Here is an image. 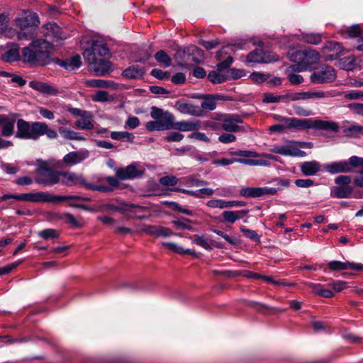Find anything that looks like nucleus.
Wrapping results in <instances>:
<instances>
[{"label": "nucleus", "instance_id": "f3484780", "mask_svg": "<svg viewBox=\"0 0 363 363\" xmlns=\"http://www.w3.org/2000/svg\"><path fill=\"white\" fill-rule=\"evenodd\" d=\"M89 156V152L86 150L70 152L63 157V162L72 166L82 162Z\"/></svg>", "mask_w": 363, "mask_h": 363}, {"label": "nucleus", "instance_id": "9d476101", "mask_svg": "<svg viewBox=\"0 0 363 363\" xmlns=\"http://www.w3.org/2000/svg\"><path fill=\"white\" fill-rule=\"evenodd\" d=\"M242 301L245 306L252 308L264 315H277L286 311V308L272 307L254 301L244 299Z\"/></svg>", "mask_w": 363, "mask_h": 363}, {"label": "nucleus", "instance_id": "bb28decb", "mask_svg": "<svg viewBox=\"0 0 363 363\" xmlns=\"http://www.w3.org/2000/svg\"><path fill=\"white\" fill-rule=\"evenodd\" d=\"M352 191L353 187L351 186H339L331 189L330 195L333 197L343 199L349 197Z\"/></svg>", "mask_w": 363, "mask_h": 363}, {"label": "nucleus", "instance_id": "680f3d73", "mask_svg": "<svg viewBox=\"0 0 363 363\" xmlns=\"http://www.w3.org/2000/svg\"><path fill=\"white\" fill-rule=\"evenodd\" d=\"M223 220L222 222H228L230 223H234L236 221L235 213L233 211H225L222 213Z\"/></svg>", "mask_w": 363, "mask_h": 363}, {"label": "nucleus", "instance_id": "a211bd4d", "mask_svg": "<svg viewBox=\"0 0 363 363\" xmlns=\"http://www.w3.org/2000/svg\"><path fill=\"white\" fill-rule=\"evenodd\" d=\"M271 151L285 156L303 157L306 155L304 151L293 145L276 146Z\"/></svg>", "mask_w": 363, "mask_h": 363}, {"label": "nucleus", "instance_id": "f8f14e48", "mask_svg": "<svg viewBox=\"0 0 363 363\" xmlns=\"http://www.w3.org/2000/svg\"><path fill=\"white\" fill-rule=\"evenodd\" d=\"M143 170L138 169L134 164H131L126 167L118 168L116 172V177L121 180L133 179L140 177L143 174Z\"/></svg>", "mask_w": 363, "mask_h": 363}, {"label": "nucleus", "instance_id": "37998d69", "mask_svg": "<svg viewBox=\"0 0 363 363\" xmlns=\"http://www.w3.org/2000/svg\"><path fill=\"white\" fill-rule=\"evenodd\" d=\"M335 292H341L343 289L349 287L348 283L344 281H332L328 284Z\"/></svg>", "mask_w": 363, "mask_h": 363}, {"label": "nucleus", "instance_id": "69168bd1", "mask_svg": "<svg viewBox=\"0 0 363 363\" xmlns=\"http://www.w3.org/2000/svg\"><path fill=\"white\" fill-rule=\"evenodd\" d=\"M283 95L280 96H274L272 94H265L263 101L265 103H277L279 102L281 99H284V97H282Z\"/></svg>", "mask_w": 363, "mask_h": 363}, {"label": "nucleus", "instance_id": "f03ea898", "mask_svg": "<svg viewBox=\"0 0 363 363\" xmlns=\"http://www.w3.org/2000/svg\"><path fill=\"white\" fill-rule=\"evenodd\" d=\"M55 50V45L43 38L33 40L29 46L22 50L25 61L34 66H45L50 64L53 59L52 55Z\"/></svg>", "mask_w": 363, "mask_h": 363}, {"label": "nucleus", "instance_id": "a19ab883", "mask_svg": "<svg viewBox=\"0 0 363 363\" xmlns=\"http://www.w3.org/2000/svg\"><path fill=\"white\" fill-rule=\"evenodd\" d=\"M343 133L348 138L357 137L359 134V125L356 123L352 124L350 126L345 128Z\"/></svg>", "mask_w": 363, "mask_h": 363}, {"label": "nucleus", "instance_id": "1a4fd4ad", "mask_svg": "<svg viewBox=\"0 0 363 363\" xmlns=\"http://www.w3.org/2000/svg\"><path fill=\"white\" fill-rule=\"evenodd\" d=\"M40 33L45 38L53 45L58 46L61 41L63 40L62 36L61 29L55 23H48L42 26Z\"/></svg>", "mask_w": 363, "mask_h": 363}, {"label": "nucleus", "instance_id": "ea45409f", "mask_svg": "<svg viewBox=\"0 0 363 363\" xmlns=\"http://www.w3.org/2000/svg\"><path fill=\"white\" fill-rule=\"evenodd\" d=\"M111 137L113 140H123L126 139L129 142H133L134 139V136L132 133L128 132H112L111 133Z\"/></svg>", "mask_w": 363, "mask_h": 363}, {"label": "nucleus", "instance_id": "bf43d9fd", "mask_svg": "<svg viewBox=\"0 0 363 363\" xmlns=\"http://www.w3.org/2000/svg\"><path fill=\"white\" fill-rule=\"evenodd\" d=\"M282 97L284 99H289L291 101H298V100H306V92H298V93H292L283 95Z\"/></svg>", "mask_w": 363, "mask_h": 363}, {"label": "nucleus", "instance_id": "ddd939ff", "mask_svg": "<svg viewBox=\"0 0 363 363\" xmlns=\"http://www.w3.org/2000/svg\"><path fill=\"white\" fill-rule=\"evenodd\" d=\"M172 121H174V116L172 113H167L164 120H155L147 122L146 123V128L149 131L171 130Z\"/></svg>", "mask_w": 363, "mask_h": 363}, {"label": "nucleus", "instance_id": "6e6552de", "mask_svg": "<svg viewBox=\"0 0 363 363\" xmlns=\"http://www.w3.org/2000/svg\"><path fill=\"white\" fill-rule=\"evenodd\" d=\"M38 177L35 179L38 184L50 186L57 184L60 180L61 172L50 167H40L37 169Z\"/></svg>", "mask_w": 363, "mask_h": 363}, {"label": "nucleus", "instance_id": "5fc2aeb1", "mask_svg": "<svg viewBox=\"0 0 363 363\" xmlns=\"http://www.w3.org/2000/svg\"><path fill=\"white\" fill-rule=\"evenodd\" d=\"M240 230L244 233V235L249 239L255 241L259 242V236L256 233V231L247 229L245 227H241Z\"/></svg>", "mask_w": 363, "mask_h": 363}, {"label": "nucleus", "instance_id": "473e14b6", "mask_svg": "<svg viewBox=\"0 0 363 363\" xmlns=\"http://www.w3.org/2000/svg\"><path fill=\"white\" fill-rule=\"evenodd\" d=\"M163 245L167 247L169 250L180 255H191L196 256L194 251L188 249L184 250L181 246L173 242H164Z\"/></svg>", "mask_w": 363, "mask_h": 363}, {"label": "nucleus", "instance_id": "3c124183", "mask_svg": "<svg viewBox=\"0 0 363 363\" xmlns=\"http://www.w3.org/2000/svg\"><path fill=\"white\" fill-rule=\"evenodd\" d=\"M177 182L178 179L174 176H164L160 179V183L163 186H174Z\"/></svg>", "mask_w": 363, "mask_h": 363}, {"label": "nucleus", "instance_id": "8fccbe9b", "mask_svg": "<svg viewBox=\"0 0 363 363\" xmlns=\"http://www.w3.org/2000/svg\"><path fill=\"white\" fill-rule=\"evenodd\" d=\"M63 218L66 219L67 223L71 225L74 228H80L82 227V224L79 220H77L72 214L69 213H65L63 216Z\"/></svg>", "mask_w": 363, "mask_h": 363}, {"label": "nucleus", "instance_id": "a18cd8bd", "mask_svg": "<svg viewBox=\"0 0 363 363\" xmlns=\"http://www.w3.org/2000/svg\"><path fill=\"white\" fill-rule=\"evenodd\" d=\"M349 165V172H351L354 168L363 166V158L357 156H352L347 162Z\"/></svg>", "mask_w": 363, "mask_h": 363}, {"label": "nucleus", "instance_id": "2eb2a0df", "mask_svg": "<svg viewBox=\"0 0 363 363\" xmlns=\"http://www.w3.org/2000/svg\"><path fill=\"white\" fill-rule=\"evenodd\" d=\"M296 57L305 66H310L315 64L319 60V54L312 49H304L296 52Z\"/></svg>", "mask_w": 363, "mask_h": 363}, {"label": "nucleus", "instance_id": "f704fd0d", "mask_svg": "<svg viewBox=\"0 0 363 363\" xmlns=\"http://www.w3.org/2000/svg\"><path fill=\"white\" fill-rule=\"evenodd\" d=\"M262 51L263 50L262 49H255V50L250 52L247 55V61L248 62L256 63L267 62L266 60H263L262 59Z\"/></svg>", "mask_w": 363, "mask_h": 363}, {"label": "nucleus", "instance_id": "393cba45", "mask_svg": "<svg viewBox=\"0 0 363 363\" xmlns=\"http://www.w3.org/2000/svg\"><path fill=\"white\" fill-rule=\"evenodd\" d=\"M30 86L33 89L46 94L55 95L57 90L47 83L37 81L30 82Z\"/></svg>", "mask_w": 363, "mask_h": 363}, {"label": "nucleus", "instance_id": "e433bc0d", "mask_svg": "<svg viewBox=\"0 0 363 363\" xmlns=\"http://www.w3.org/2000/svg\"><path fill=\"white\" fill-rule=\"evenodd\" d=\"M6 62H15L20 59V54L17 48H12L8 50L3 56Z\"/></svg>", "mask_w": 363, "mask_h": 363}, {"label": "nucleus", "instance_id": "dca6fc26", "mask_svg": "<svg viewBox=\"0 0 363 363\" xmlns=\"http://www.w3.org/2000/svg\"><path fill=\"white\" fill-rule=\"evenodd\" d=\"M328 269L331 271H363L362 264H355L350 262L332 261L328 264Z\"/></svg>", "mask_w": 363, "mask_h": 363}, {"label": "nucleus", "instance_id": "4468645a", "mask_svg": "<svg viewBox=\"0 0 363 363\" xmlns=\"http://www.w3.org/2000/svg\"><path fill=\"white\" fill-rule=\"evenodd\" d=\"M228 278H234L237 275L241 274H224ZM244 277L252 280L262 279L267 283L272 284L275 286H294L295 284L293 282H285L280 281H275L272 277L264 276L262 274H242Z\"/></svg>", "mask_w": 363, "mask_h": 363}, {"label": "nucleus", "instance_id": "4d7b16f0", "mask_svg": "<svg viewBox=\"0 0 363 363\" xmlns=\"http://www.w3.org/2000/svg\"><path fill=\"white\" fill-rule=\"evenodd\" d=\"M326 268L324 265L318 264H301L298 267L297 270H313V271H325Z\"/></svg>", "mask_w": 363, "mask_h": 363}, {"label": "nucleus", "instance_id": "052dcab7", "mask_svg": "<svg viewBox=\"0 0 363 363\" xmlns=\"http://www.w3.org/2000/svg\"><path fill=\"white\" fill-rule=\"evenodd\" d=\"M151 75L159 79H168L170 77V73L169 72H163L160 69L155 68L151 71Z\"/></svg>", "mask_w": 363, "mask_h": 363}, {"label": "nucleus", "instance_id": "79ce46f5", "mask_svg": "<svg viewBox=\"0 0 363 363\" xmlns=\"http://www.w3.org/2000/svg\"><path fill=\"white\" fill-rule=\"evenodd\" d=\"M222 128L228 132H238L242 130V128L241 126L225 119H223Z\"/></svg>", "mask_w": 363, "mask_h": 363}, {"label": "nucleus", "instance_id": "774afa93", "mask_svg": "<svg viewBox=\"0 0 363 363\" xmlns=\"http://www.w3.org/2000/svg\"><path fill=\"white\" fill-rule=\"evenodd\" d=\"M262 59L266 60L264 63H270L278 60V56L274 53L262 51Z\"/></svg>", "mask_w": 363, "mask_h": 363}, {"label": "nucleus", "instance_id": "9b49d317", "mask_svg": "<svg viewBox=\"0 0 363 363\" xmlns=\"http://www.w3.org/2000/svg\"><path fill=\"white\" fill-rule=\"evenodd\" d=\"M39 23L38 14L31 11L26 12L24 16L16 20V26L22 30L33 28V27L38 26Z\"/></svg>", "mask_w": 363, "mask_h": 363}, {"label": "nucleus", "instance_id": "a878e982", "mask_svg": "<svg viewBox=\"0 0 363 363\" xmlns=\"http://www.w3.org/2000/svg\"><path fill=\"white\" fill-rule=\"evenodd\" d=\"M300 167L301 172L306 176L315 175L320 169V165L317 161L305 162Z\"/></svg>", "mask_w": 363, "mask_h": 363}, {"label": "nucleus", "instance_id": "20e7f679", "mask_svg": "<svg viewBox=\"0 0 363 363\" xmlns=\"http://www.w3.org/2000/svg\"><path fill=\"white\" fill-rule=\"evenodd\" d=\"M16 137L22 139L37 140L40 136L46 135L50 139H55L57 133L55 130L42 122H33L31 124L23 119L17 121Z\"/></svg>", "mask_w": 363, "mask_h": 363}, {"label": "nucleus", "instance_id": "864d4df0", "mask_svg": "<svg viewBox=\"0 0 363 363\" xmlns=\"http://www.w3.org/2000/svg\"><path fill=\"white\" fill-rule=\"evenodd\" d=\"M35 36L33 28L22 30L18 33V40H30Z\"/></svg>", "mask_w": 363, "mask_h": 363}, {"label": "nucleus", "instance_id": "0eeeda50", "mask_svg": "<svg viewBox=\"0 0 363 363\" xmlns=\"http://www.w3.org/2000/svg\"><path fill=\"white\" fill-rule=\"evenodd\" d=\"M335 69L327 65L316 68L310 77L311 82L313 84L330 83L335 81Z\"/></svg>", "mask_w": 363, "mask_h": 363}, {"label": "nucleus", "instance_id": "09e8293b", "mask_svg": "<svg viewBox=\"0 0 363 363\" xmlns=\"http://www.w3.org/2000/svg\"><path fill=\"white\" fill-rule=\"evenodd\" d=\"M270 77V74H262L258 72H255L251 74L250 78L251 79L258 84H261L266 81L267 79Z\"/></svg>", "mask_w": 363, "mask_h": 363}, {"label": "nucleus", "instance_id": "b1692460", "mask_svg": "<svg viewBox=\"0 0 363 363\" xmlns=\"http://www.w3.org/2000/svg\"><path fill=\"white\" fill-rule=\"evenodd\" d=\"M145 71L144 67L133 65L124 69L122 75L127 79H139L143 77Z\"/></svg>", "mask_w": 363, "mask_h": 363}, {"label": "nucleus", "instance_id": "aec40b11", "mask_svg": "<svg viewBox=\"0 0 363 363\" xmlns=\"http://www.w3.org/2000/svg\"><path fill=\"white\" fill-rule=\"evenodd\" d=\"M177 109L182 113L189 114L194 116H202V109L196 106H194L190 103H186L183 101H178L175 104Z\"/></svg>", "mask_w": 363, "mask_h": 363}, {"label": "nucleus", "instance_id": "412c9836", "mask_svg": "<svg viewBox=\"0 0 363 363\" xmlns=\"http://www.w3.org/2000/svg\"><path fill=\"white\" fill-rule=\"evenodd\" d=\"M61 177H64L62 180V183L67 186L80 184L86 188V185L88 184L86 179L82 175L77 174L74 172H61Z\"/></svg>", "mask_w": 363, "mask_h": 363}, {"label": "nucleus", "instance_id": "72a5a7b5", "mask_svg": "<svg viewBox=\"0 0 363 363\" xmlns=\"http://www.w3.org/2000/svg\"><path fill=\"white\" fill-rule=\"evenodd\" d=\"M155 58L159 63L164 64L165 67H170L172 64L171 57L162 50H160L155 53Z\"/></svg>", "mask_w": 363, "mask_h": 363}, {"label": "nucleus", "instance_id": "cd10ccee", "mask_svg": "<svg viewBox=\"0 0 363 363\" xmlns=\"http://www.w3.org/2000/svg\"><path fill=\"white\" fill-rule=\"evenodd\" d=\"M313 292L319 296L324 298H332L334 296V292L330 289H325L323 285L320 284H310Z\"/></svg>", "mask_w": 363, "mask_h": 363}, {"label": "nucleus", "instance_id": "2f4dec72", "mask_svg": "<svg viewBox=\"0 0 363 363\" xmlns=\"http://www.w3.org/2000/svg\"><path fill=\"white\" fill-rule=\"evenodd\" d=\"M86 84L90 87L98 88H115L116 84L112 81H106L103 79H92L86 82Z\"/></svg>", "mask_w": 363, "mask_h": 363}, {"label": "nucleus", "instance_id": "7c9ffc66", "mask_svg": "<svg viewBox=\"0 0 363 363\" xmlns=\"http://www.w3.org/2000/svg\"><path fill=\"white\" fill-rule=\"evenodd\" d=\"M262 187H246L240 191V195L247 198H256L262 196Z\"/></svg>", "mask_w": 363, "mask_h": 363}, {"label": "nucleus", "instance_id": "4c0bfd02", "mask_svg": "<svg viewBox=\"0 0 363 363\" xmlns=\"http://www.w3.org/2000/svg\"><path fill=\"white\" fill-rule=\"evenodd\" d=\"M207 77L208 79L213 84H221L228 79V77L220 74L216 71L210 72Z\"/></svg>", "mask_w": 363, "mask_h": 363}, {"label": "nucleus", "instance_id": "4be33fe9", "mask_svg": "<svg viewBox=\"0 0 363 363\" xmlns=\"http://www.w3.org/2000/svg\"><path fill=\"white\" fill-rule=\"evenodd\" d=\"M53 62L67 70H73L75 68L79 67L82 64L81 58L79 55H76L66 60L54 57Z\"/></svg>", "mask_w": 363, "mask_h": 363}, {"label": "nucleus", "instance_id": "39448f33", "mask_svg": "<svg viewBox=\"0 0 363 363\" xmlns=\"http://www.w3.org/2000/svg\"><path fill=\"white\" fill-rule=\"evenodd\" d=\"M203 56V51L194 45L177 50L174 58L178 65L187 67L193 63H199Z\"/></svg>", "mask_w": 363, "mask_h": 363}, {"label": "nucleus", "instance_id": "6e6d98bb", "mask_svg": "<svg viewBox=\"0 0 363 363\" xmlns=\"http://www.w3.org/2000/svg\"><path fill=\"white\" fill-rule=\"evenodd\" d=\"M220 43V42L218 39H216V40H211V41H206V40H204L202 39L199 40V44L200 45L204 47L208 50L215 48Z\"/></svg>", "mask_w": 363, "mask_h": 363}, {"label": "nucleus", "instance_id": "338daca9", "mask_svg": "<svg viewBox=\"0 0 363 363\" xmlns=\"http://www.w3.org/2000/svg\"><path fill=\"white\" fill-rule=\"evenodd\" d=\"M351 177L347 175H341L335 178V182L340 186H349L351 182Z\"/></svg>", "mask_w": 363, "mask_h": 363}, {"label": "nucleus", "instance_id": "c03bdc74", "mask_svg": "<svg viewBox=\"0 0 363 363\" xmlns=\"http://www.w3.org/2000/svg\"><path fill=\"white\" fill-rule=\"evenodd\" d=\"M38 235L45 240L50 238H57L60 235L59 233L55 229H45L38 233Z\"/></svg>", "mask_w": 363, "mask_h": 363}, {"label": "nucleus", "instance_id": "7ed1b4c3", "mask_svg": "<svg viewBox=\"0 0 363 363\" xmlns=\"http://www.w3.org/2000/svg\"><path fill=\"white\" fill-rule=\"evenodd\" d=\"M280 121L286 124L288 129H294L298 131L312 128L318 130L337 133L340 130L339 125L336 122L331 121L313 120L311 118L300 119L296 118H281Z\"/></svg>", "mask_w": 363, "mask_h": 363}, {"label": "nucleus", "instance_id": "c756f323", "mask_svg": "<svg viewBox=\"0 0 363 363\" xmlns=\"http://www.w3.org/2000/svg\"><path fill=\"white\" fill-rule=\"evenodd\" d=\"M60 134L67 140H85L86 138L81 136L78 133L69 130L67 128L60 127L58 129Z\"/></svg>", "mask_w": 363, "mask_h": 363}, {"label": "nucleus", "instance_id": "f257e3e1", "mask_svg": "<svg viewBox=\"0 0 363 363\" xmlns=\"http://www.w3.org/2000/svg\"><path fill=\"white\" fill-rule=\"evenodd\" d=\"M84 60L89 63V70L97 76H105L112 71L111 63L106 60L110 56L109 49L101 40H93L83 53Z\"/></svg>", "mask_w": 363, "mask_h": 363}, {"label": "nucleus", "instance_id": "58836bf2", "mask_svg": "<svg viewBox=\"0 0 363 363\" xmlns=\"http://www.w3.org/2000/svg\"><path fill=\"white\" fill-rule=\"evenodd\" d=\"M354 65V60L351 57H344L339 61V66L345 70H352Z\"/></svg>", "mask_w": 363, "mask_h": 363}, {"label": "nucleus", "instance_id": "423d86ee", "mask_svg": "<svg viewBox=\"0 0 363 363\" xmlns=\"http://www.w3.org/2000/svg\"><path fill=\"white\" fill-rule=\"evenodd\" d=\"M2 200L8 201L15 199L18 201H31V202H50L53 203H59V196L52 195L48 192L26 193L21 194H6L1 196Z\"/></svg>", "mask_w": 363, "mask_h": 363}, {"label": "nucleus", "instance_id": "603ef678", "mask_svg": "<svg viewBox=\"0 0 363 363\" xmlns=\"http://www.w3.org/2000/svg\"><path fill=\"white\" fill-rule=\"evenodd\" d=\"M324 48L329 51H335L342 54V48L340 43L337 42L329 41L325 43Z\"/></svg>", "mask_w": 363, "mask_h": 363}, {"label": "nucleus", "instance_id": "de8ad7c7", "mask_svg": "<svg viewBox=\"0 0 363 363\" xmlns=\"http://www.w3.org/2000/svg\"><path fill=\"white\" fill-rule=\"evenodd\" d=\"M245 44H246V43L244 40H240L239 42H236V43H230V44L227 45L226 46L223 47L220 50L217 52L216 57L218 60H220V58L221 57L223 53H227L226 49L230 48V47L235 46V47H237V48H238L240 49H242Z\"/></svg>", "mask_w": 363, "mask_h": 363}, {"label": "nucleus", "instance_id": "5701e85b", "mask_svg": "<svg viewBox=\"0 0 363 363\" xmlns=\"http://www.w3.org/2000/svg\"><path fill=\"white\" fill-rule=\"evenodd\" d=\"M324 169L331 174L349 172L347 161L334 162L324 165Z\"/></svg>", "mask_w": 363, "mask_h": 363}, {"label": "nucleus", "instance_id": "6ab92c4d", "mask_svg": "<svg viewBox=\"0 0 363 363\" xmlns=\"http://www.w3.org/2000/svg\"><path fill=\"white\" fill-rule=\"evenodd\" d=\"M172 129H175L179 131H195L198 130L201 127V123L200 121H182L174 123L172 121Z\"/></svg>", "mask_w": 363, "mask_h": 363}, {"label": "nucleus", "instance_id": "0e129e2a", "mask_svg": "<svg viewBox=\"0 0 363 363\" xmlns=\"http://www.w3.org/2000/svg\"><path fill=\"white\" fill-rule=\"evenodd\" d=\"M75 125L82 130H91L94 128V124L89 121L78 120L75 122Z\"/></svg>", "mask_w": 363, "mask_h": 363}, {"label": "nucleus", "instance_id": "e2e57ef3", "mask_svg": "<svg viewBox=\"0 0 363 363\" xmlns=\"http://www.w3.org/2000/svg\"><path fill=\"white\" fill-rule=\"evenodd\" d=\"M9 18L4 13H0V33H4L9 29Z\"/></svg>", "mask_w": 363, "mask_h": 363}, {"label": "nucleus", "instance_id": "c9c22d12", "mask_svg": "<svg viewBox=\"0 0 363 363\" xmlns=\"http://www.w3.org/2000/svg\"><path fill=\"white\" fill-rule=\"evenodd\" d=\"M14 120H10L7 117V120L1 123L4 125L1 130V134L3 136L9 137L13 135L14 132Z\"/></svg>", "mask_w": 363, "mask_h": 363}, {"label": "nucleus", "instance_id": "13d9d810", "mask_svg": "<svg viewBox=\"0 0 363 363\" xmlns=\"http://www.w3.org/2000/svg\"><path fill=\"white\" fill-rule=\"evenodd\" d=\"M94 101L105 102L108 101V93L105 91H98L95 95L92 96Z\"/></svg>", "mask_w": 363, "mask_h": 363}, {"label": "nucleus", "instance_id": "49530a36", "mask_svg": "<svg viewBox=\"0 0 363 363\" xmlns=\"http://www.w3.org/2000/svg\"><path fill=\"white\" fill-rule=\"evenodd\" d=\"M167 113H170L168 111L164 112L162 109L156 106H152L151 108L150 116L156 121L164 120V118Z\"/></svg>", "mask_w": 363, "mask_h": 363}, {"label": "nucleus", "instance_id": "c85d7f7f", "mask_svg": "<svg viewBox=\"0 0 363 363\" xmlns=\"http://www.w3.org/2000/svg\"><path fill=\"white\" fill-rule=\"evenodd\" d=\"M198 99H203L201 104V108L205 110L213 111L216 107V96L211 94L199 96Z\"/></svg>", "mask_w": 363, "mask_h": 363}]
</instances>
